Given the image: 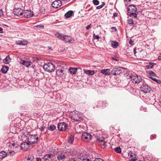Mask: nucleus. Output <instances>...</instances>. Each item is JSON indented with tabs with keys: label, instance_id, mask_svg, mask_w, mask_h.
I'll use <instances>...</instances> for the list:
<instances>
[{
	"label": "nucleus",
	"instance_id": "obj_1",
	"mask_svg": "<svg viewBox=\"0 0 161 161\" xmlns=\"http://www.w3.org/2000/svg\"><path fill=\"white\" fill-rule=\"evenodd\" d=\"M43 68L46 71L48 72H51L54 70L55 66L53 64L51 63H47L43 65Z\"/></svg>",
	"mask_w": 161,
	"mask_h": 161
},
{
	"label": "nucleus",
	"instance_id": "obj_2",
	"mask_svg": "<svg viewBox=\"0 0 161 161\" xmlns=\"http://www.w3.org/2000/svg\"><path fill=\"white\" fill-rule=\"evenodd\" d=\"M130 78H131V80L132 83L135 84H138L142 80L141 77L138 75L136 76L132 75L130 76Z\"/></svg>",
	"mask_w": 161,
	"mask_h": 161
},
{
	"label": "nucleus",
	"instance_id": "obj_3",
	"mask_svg": "<svg viewBox=\"0 0 161 161\" xmlns=\"http://www.w3.org/2000/svg\"><path fill=\"white\" fill-rule=\"evenodd\" d=\"M71 119L76 121H79L81 119V116L78 113V112L72 113L71 114Z\"/></svg>",
	"mask_w": 161,
	"mask_h": 161
},
{
	"label": "nucleus",
	"instance_id": "obj_4",
	"mask_svg": "<svg viewBox=\"0 0 161 161\" xmlns=\"http://www.w3.org/2000/svg\"><path fill=\"white\" fill-rule=\"evenodd\" d=\"M38 139V137L35 135H32L29 137L28 142L30 144H35Z\"/></svg>",
	"mask_w": 161,
	"mask_h": 161
},
{
	"label": "nucleus",
	"instance_id": "obj_5",
	"mask_svg": "<svg viewBox=\"0 0 161 161\" xmlns=\"http://www.w3.org/2000/svg\"><path fill=\"white\" fill-rule=\"evenodd\" d=\"M141 91L144 93L149 92L151 90V88L146 84H143L140 87Z\"/></svg>",
	"mask_w": 161,
	"mask_h": 161
},
{
	"label": "nucleus",
	"instance_id": "obj_6",
	"mask_svg": "<svg viewBox=\"0 0 161 161\" xmlns=\"http://www.w3.org/2000/svg\"><path fill=\"white\" fill-rule=\"evenodd\" d=\"M92 135L90 133L84 132L81 136V139L85 142L90 141L92 138Z\"/></svg>",
	"mask_w": 161,
	"mask_h": 161
},
{
	"label": "nucleus",
	"instance_id": "obj_7",
	"mask_svg": "<svg viewBox=\"0 0 161 161\" xmlns=\"http://www.w3.org/2000/svg\"><path fill=\"white\" fill-rule=\"evenodd\" d=\"M13 12L14 15L19 16L22 15L23 10L20 8H16L14 9Z\"/></svg>",
	"mask_w": 161,
	"mask_h": 161
},
{
	"label": "nucleus",
	"instance_id": "obj_8",
	"mask_svg": "<svg viewBox=\"0 0 161 161\" xmlns=\"http://www.w3.org/2000/svg\"><path fill=\"white\" fill-rule=\"evenodd\" d=\"M58 128L61 131H64L67 128V126L64 122L60 123L58 125Z\"/></svg>",
	"mask_w": 161,
	"mask_h": 161
},
{
	"label": "nucleus",
	"instance_id": "obj_9",
	"mask_svg": "<svg viewBox=\"0 0 161 161\" xmlns=\"http://www.w3.org/2000/svg\"><path fill=\"white\" fill-rule=\"evenodd\" d=\"M127 10L129 13L136 12L137 10V8L134 5H130L127 8Z\"/></svg>",
	"mask_w": 161,
	"mask_h": 161
},
{
	"label": "nucleus",
	"instance_id": "obj_10",
	"mask_svg": "<svg viewBox=\"0 0 161 161\" xmlns=\"http://www.w3.org/2000/svg\"><path fill=\"white\" fill-rule=\"evenodd\" d=\"M30 144L28 142H24L21 145V148L24 151L27 150L30 148Z\"/></svg>",
	"mask_w": 161,
	"mask_h": 161
},
{
	"label": "nucleus",
	"instance_id": "obj_11",
	"mask_svg": "<svg viewBox=\"0 0 161 161\" xmlns=\"http://www.w3.org/2000/svg\"><path fill=\"white\" fill-rule=\"evenodd\" d=\"M121 72V70L120 68H114L111 70V74L114 75H118Z\"/></svg>",
	"mask_w": 161,
	"mask_h": 161
},
{
	"label": "nucleus",
	"instance_id": "obj_12",
	"mask_svg": "<svg viewBox=\"0 0 161 161\" xmlns=\"http://www.w3.org/2000/svg\"><path fill=\"white\" fill-rule=\"evenodd\" d=\"M33 15V12L28 10H25L24 12V16L26 18H30Z\"/></svg>",
	"mask_w": 161,
	"mask_h": 161
},
{
	"label": "nucleus",
	"instance_id": "obj_13",
	"mask_svg": "<svg viewBox=\"0 0 161 161\" xmlns=\"http://www.w3.org/2000/svg\"><path fill=\"white\" fill-rule=\"evenodd\" d=\"M54 156L53 154H47L43 158L44 161H52L54 159Z\"/></svg>",
	"mask_w": 161,
	"mask_h": 161
},
{
	"label": "nucleus",
	"instance_id": "obj_14",
	"mask_svg": "<svg viewBox=\"0 0 161 161\" xmlns=\"http://www.w3.org/2000/svg\"><path fill=\"white\" fill-rule=\"evenodd\" d=\"M61 2L60 0H56L52 3V5L54 8H57L61 6Z\"/></svg>",
	"mask_w": 161,
	"mask_h": 161
},
{
	"label": "nucleus",
	"instance_id": "obj_15",
	"mask_svg": "<svg viewBox=\"0 0 161 161\" xmlns=\"http://www.w3.org/2000/svg\"><path fill=\"white\" fill-rule=\"evenodd\" d=\"M97 143L98 145H105V142L104 141V138L102 137H99L97 136Z\"/></svg>",
	"mask_w": 161,
	"mask_h": 161
},
{
	"label": "nucleus",
	"instance_id": "obj_16",
	"mask_svg": "<svg viewBox=\"0 0 161 161\" xmlns=\"http://www.w3.org/2000/svg\"><path fill=\"white\" fill-rule=\"evenodd\" d=\"M20 63L25 65L26 67L30 66L32 64L31 61L24 60H21L20 62Z\"/></svg>",
	"mask_w": 161,
	"mask_h": 161
},
{
	"label": "nucleus",
	"instance_id": "obj_17",
	"mask_svg": "<svg viewBox=\"0 0 161 161\" xmlns=\"http://www.w3.org/2000/svg\"><path fill=\"white\" fill-rule=\"evenodd\" d=\"M147 76L151 79L152 78H153V77H154L156 76V74L154 72L151 70L147 71Z\"/></svg>",
	"mask_w": 161,
	"mask_h": 161
},
{
	"label": "nucleus",
	"instance_id": "obj_18",
	"mask_svg": "<svg viewBox=\"0 0 161 161\" xmlns=\"http://www.w3.org/2000/svg\"><path fill=\"white\" fill-rule=\"evenodd\" d=\"M72 38L70 36L67 35L63 36L62 40L66 42H70L72 41Z\"/></svg>",
	"mask_w": 161,
	"mask_h": 161
},
{
	"label": "nucleus",
	"instance_id": "obj_19",
	"mask_svg": "<svg viewBox=\"0 0 161 161\" xmlns=\"http://www.w3.org/2000/svg\"><path fill=\"white\" fill-rule=\"evenodd\" d=\"M28 44V42L27 41L25 40H19L16 41V44L17 45H26Z\"/></svg>",
	"mask_w": 161,
	"mask_h": 161
},
{
	"label": "nucleus",
	"instance_id": "obj_20",
	"mask_svg": "<svg viewBox=\"0 0 161 161\" xmlns=\"http://www.w3.org/2000/svg\"><path fill=\"white\" fill-rule=\"evenodd\" d=\"M119 46V43L118 42L115 41H111V47L113 48H117Z\"/></svg>",
	"mask_w": 161,
	"mask_h": 161
},
{
	"label": "nucleus",
	"instance_id": "obj_21",
	"mask_svg": "<svg viewBox=\"0 0 161 161\" xmlns=\"http://www.w3.org/2000/svg\"><path fill=\"white\" fill-rule=\"evenodd\" d=\"M66 156L64 153H61L57 155V158L59 160H61L65 159Z\"/></svg>",
	"mask_w": 161,
	"mask_h": 161
},
{
	"label": "nucleus",
	"instance_id": "obj_22",
	"mask_svg": "<svg viewBox=\"0 0 161 161\" xmlns=\"http://www.w3.org/2000/svg\"><path fill=\"white\" fill-rule=\"evenodd\" d=\"M101 73L105 75H109L110 74V70L108 69L102 70Z\"/></svg>",
	"mask_w": 161,
	"mask_h": 161
},
{
	"label": "nucleus",
	"instance_id": "obj_23",
	"mask_svg": "<svg viewBox=\"0 0 161 161\" xmlns=\"http://www.w3.org/2000/svg\"><path fill=\"white\" fill-rule=\"evenodd\" d=\"M11 58H10L9 56L8 55L3 60V62L5 64H8L10 62Z\"/></svg>",
	"mask_w": 161,
	"mask_h": 161
},
{
	"label": "nucleus",
	"instance_id": "obj_24",
	"mask_svg": "<svg viewBox=\"0 0 161 161\" xmlns=\"http://www.w3.org/2000/svg\"><path fill=\"white\" fill-rule=\"evenodd\" d=\"M156 63H153V62H150L148 65H147L146 66V68L148 69H150L152 68L153 66L156 65Z\"/></svg>",
	"mask_w": 161,
	"mask_h": 161
},
{
	"label": "nucleus",
	"instance_id": "obj_25",
	"mask_svg": "<svg viewBox=\"0 0 161 161\" xmlns=\"http://www.w3.org/2000/svg\"><path fill=\"white\" fill-rule=\"evenodd\" d=\"M8 69V68L7 66H3L1 69L2 73L5 74L6 73Z\"/></svg>",
	"mask_w": 161,
	"mask_h": 161
},
{
	"label": "nucleus",
	"instance_id": "obj_26",
	"mask_svg": "<svg viewBox=\"0 0 161 161\" xmlns=\"http://www.w3.org/2000/svg\"><path fill=\"white\" fill-rule=\"evenodd\" d=\"M45 125L44 124H38L37 127L41 131H43L45 128Z\"/></svg>",
	"mask_w": 161,
	"mask_h": 161
},
{
	"label": "nucleus",
	"instance_id": "obj_27",
	"mask_svg": "<svg viewBox=\"0 0 161 161\" xmlns=\"http://www.w3.org/2000/svg\"><path fill=\"white\" fill-rule=\"evenodd\" d=\"M69 70L71 74L74 75L75 74L77 69L76 68H71L69 69Z\"/></svg>",
	"mask_w": 161,
	"mask_h": 161
},
{
	"label": "nucleus",
	"instance_id": "obj_28",
	"mask_svg": "<svg viewBox=\"0 0 161 161\" xmlns=\"http://www.w3.org/2000/svg\"><path fill=\"white\" fill-rule=\"evenodd\" d=\"M7 155V153L4 151L0 152V159H2L5 157Z\"/></svg>",
	"mask_w": 161,
	"mask_h": 161
},
{
	"label": "nucleus",
	"instance_id": "obj_29",
	"mask_svg": "<svg viewBox=\"0 0 161 161\" xmlns=\"http://www.w3.org/2000/svg\"><path fill=\"white\" fill-rule=\"evenodd\" d=\"M85 73L89 75H93L94 74V70H87L85 71Z\"/></svg>",
	"mask_w": 161,
	"mask_h": 161
},
{
	"label": "nucleus",
	"instance_id": "obj_30",
	"mask_svg": "<svg viewBox=\"0 0 161 161\" xmlns=\"http://www.w3.org/2000/svg\"><path fill=\"white\" fill-rule=\"evenodd\" d=\"M72 13L73 11H69L65 14V16L66 17L69 18L72 16Z\"/></svg>",
	"mask_w": 161,
	"mask_h": 161
},
{
	"label": "nucleus",
	"instance_id": "obj_31",
	"mask_svg": "<svg viewBox=\"0 0 161 161\" xmlns=\"http://www.w3.org/2000/svg\"><path fill=\"white\" fill-rule=\"evenodd\" d=\"M136 12L130 13L129 14V16L130 17L136 18L137 17V14L136 13Z\"/></svg>",
	"mask_w": 161,
	"mask_h": 161
},
{
	"label": "nucleus",
	"instance_id": "obj_32",
	"mask_svg": "<svg viewBox=\"0 0 161 161\" xmlns=\"http://www.w3.org/2000/svg\"><path fill=\"white\" fill-rule=\"evenodd\" d=\"M74 140V136H72V135H71L68 139V142L69 143H72Z\"/></svg>",
	"mask_w": 161,
	"mask_h": 161
},
{
	"label": "nucleus",
	"instance_id": "obj_33",
	"mask_svg": "<svg viewBox=\"0 0 161 161\" xmlns=\"http://www.w3.org/2000/svg\"><path fill=\"white\" fill-rule=\"evenodd\" d=\"M25 161H34V158L30 156L28 158L26 157L25 158Z\"/></svg>",
	"mask_w": 161,
	"mask_h": 161
},
{
	"label": "nucleus",
	"instance_id": "obj_34",
	"mask_svg": "<svg viewBox=\"0 0 161 161\" xmlns=\"http://www.w3.org/2000/svg\"><path fill=\"white\" fill-rule=\"evenodd\" d=\"M114 151L118 153H120L121 152V150L119 147L115 148L114 149Z\"/></svg>",
	"mask_w": 161,
	"mask_h": 161
},
{
	"label": "nucleus",
	"instance_id": "obj_35",
	"mask_svg": "<svg viewBox=\"0 0 161 161\" xmlns=\"http://www.w3.org/2000/svg\"><path fill=\"white\" fill-rule=\"evenodd\" d=\"M127 23L129 25H134V23L133 20L131 18L128 19L127 20Z\"/></svg>",
	"mask_w": 161,
	"mask_h": 161
},
{
	"label": "nucleus",
	"instance_id": "obj_36",
	"mask_svg": "<svg viewBox=\"0 0 161 161\" xmlns=\"http://www.w3.org/2000/svg\"><path fill=\"white\" fill-rule=\"evenodd\" d=\"M55 36H56V37H57L58 38L61 39V40H62V38L63 37V36H62V35H61L60 33H58V32H57L56 33V34H55Z\"/></svg>",
	"mask_w": 161,
	"mask_h": 161
},
{
	"label": "nucleus",
	"instance_id": "obj_37",
	"mask_svg": "<svg viewBox=\"0 0 161 161\" xmlns=\"http://www.w3.org/2000/svg\"><path fill=\"white\" fill-rule=\"evenodd\" d=\"M63 72L64 71L62 70H58L56 72V74L58 75L61 76L63 75Z\"/></svg>",
	"mask_w": 161,
	"mask_h": 161
},
{
	"label": "nucleus",
	"instance_id": "obj_38",
	"mask_svg": "<svg viewBox=\"0 0 161 161\" xmlns=\"http://www.w3.org/2000/svg\"><path fill=\"white\" fill-rule=\"evenodd\" d=\"M56 128V127L54 125H50L48 130L51 131L54 130Z\"/></svg>",
	"mask_w": 161,
	"mask_h": 161
},
{
	"label": "nucleus",
	"instance_id": "obj_39",
	"mask_svg": "<svg viewBox=\"0 0 161 161\" xmlns=\"http://www.w3.org/2000/svg\"><path fill=\"white\" fill-rule=\"evenodd\" d=\"M112 60H114L118 62L119 60V59L117 57L114 56V57L111 58V61Z\"/></svg>",
	"mask_w": 161,
	"mask_h": 161
},
{
	"label": "nucleus",
	"instance_id": "obj_40",
	"mask_svg": "<svg viewBox=\"0 0 161 161\" xmlns=\"http://www.w3.org/2000/svg\"><path fill=\"white\" fill-rule=\"evenodd\" d=\"M92 2L96 5H98L99 3V1L98 0H93Z\"/></svg>",
	"mask_w": 161,
	"mask_h": 161
},
{
	"label": "nucleus",
	"instance_id": "obj_41",
	"mask_svg": "<svg viewBox=\"0 0 161 161\" xmlns=\"http://www.w3.org/2000/svg\"><path fill=\"white\" fill-rule=\"evenodd\" d=\"M105 5V3H104L103 2L102 4H101L100 5L98 6L97 7V9H100L102 8Z\"/></svg>",
	"mask_w": 161,
	"mask_h": 161
},
{
	"label": "nucleus",
	"instance_id": "obj_42",
	"mask_svg": "<svg viewBox=\"0 0 161 161\" xmlns=\"http://www.w3.org/2000/svg\"><path fill=\"white\" fill-rule=\"evenodd\" d=\"M156 135L155 134L152 135L150 136V139L151 140H153L156 138Z\"/></svg>",
	"mask_w": 161,
	"mask_h": 161
},
{
	"label": "nucleus",
	"instance_id": "obj_43",
	"mask_svg": "<svg viewBox=\"0 0 161 161\" xmlns=\"http://www.w3.org/2000/svg\"><path fill=\"white\" fill-rule=\"evenodd\" d=\"M113 31H117V29L115 27H111V32Z\"/></svg>",
	"mask_w": 161,
	"mask_h": 161
},
{
	"label": "nucleus",
	"instance_id": "obj_44",
	"mask_svg": "<svg viewBox=\"0 0 161 161\" xmlns=\"http://www.w3.org/2000/svg\"><path fill=\"white\" fill-rule=\"evenodd\" d=\"M152 79L154 80V81L158 83H160V80L155 78H152Z\"/></svg>",
	"mask_w": 161,
	"mask_h": 161
},
{
	"label": "nucleus",
	"instance_id": "obj_45",
	"mask_svg": "<svg viewBox=\"0 0 161 161\" xmlns=\"http://www.w3.org/2000/svg\"><path fill=\"white\" fill-rule=\"evenodd\" d=\"M34 27L38 29L39 28L43 29L44 28L43 26L42 25H37L34 26Z\"/></svg>",
	"mask_w": 161,
	"mask_h": 161
},
{
	"label": "nucleus",
	"instance_id": "obj_46",
	"mask_svg": "<svg viewBox=\"0 0 161 161\" xmlns=\"http://www.w3.org/2000/svg\"><path fill=\"white\" fill-rule=\"evenodd\" d=\"M102 102L99 103H98L97 105V106L98 107H104V106L103 104H102L101 105V104H102Z\"/></svg>",
	"mask_w": 161,
	"mask_h": 161
},
{
	"label": "nucleus",
	"instance_id": "obj_47",
	"mask_svg": "<svg viewBox=\"0 0 161 161\" xmlns=\"http://www.w3.org/2000/svg\"><path fill=\"white\" fill-rule=\"evenodd\" d=\"M93 38L94 39H97L98 40L99 39V37L98 35H95L94 34H93Z\"/></svg>",
	"mask_w": 161,
	"mask_h": 161
},
{
	"label": "nucleus",
	"instance_id": "obj_48",
	"mask_svg": "<svg viewBox=\"0 0 161 161\" xmlns=\"http://www.w3.org/2000/svg\"><path fill=\"white\" fill-rule=\"evenodd\" d=\"M9 153L10 155H13L15 154V152L13 151H10L9 152Z\"/></svg>",
	"mask_w": 161,
	"mask_h": 161
},
{
	"label": "nucleus",
	"instance_id": "obj_49",
	"mask_svg": "<svg viewBox=\"0 0 161 161\" xmlns=\"http://www.w3.org/2000/svg\"><path fill=\"white\" fill-rule=\"evenodd\" d=\"M94 161H104L102 159L100 158H97L95 159Z\"/></svg>",
	"mask_w": 161,
	"mask_h": 161
},
{
	"label": "nucleus",
	"instance_id": "obj_50",
	"mask_svg": "<svg viewBox=\"0 0 161 161\" xmlns=\"http://www.w3.org/2000/svg\"><path fill=\"white\" fill-rule=\"evenodd\" d=\"M118 14L116 13H115L113 14V16L112 17V18L114 19V18L117 16Z\"/></svg>",
	"mask_w": 161,
	"mask_h": 161
},
{
	"label": "nucleus",
	"instance_id": "obj_51",
	"mask_svg": "<svg viewBox=\"0 0 161 161\" xmlns=\"http://www.w3.org/2000/svg\"><path fill=\"white\" fill-rule=\"evenodd\" d=\"M128 155V156H129V157L130 158L132 157L133 156V153H129Z\"/></svg>",
	"mask_w": 161,
	"mask_h": 161
},
{
	"label": "nucleus",
	"instance_id": "obj_52",
	"mask_svg": "<svg viewBox=\"0 0 161 161\" xmlns=\"http://www.w3.org/2000/svg\"><path fill=\"white\" fill-rule=\"evenodd\" d=\"M82 161H91L89 158H84Z\"/></svg>",
	"mask_w": 161,
	"mask_h": 161
},
{
	"label": "nucleus",
	"instance_id": "obj_53",
	"mask_svg": "<svg viewBox=\"0 0 161 161\" xmlns=\"http://www.w3.org/2000/svg\"><path fill=\"white\" fill-rule=\"evenodd\" d=\"M137 160V158L135 157L133 158L130 159V161H136Z\"/></svg>",
	"mask_w": 161,
	"mask_h": 161
},
{
	"label": "nucleus",
	"instance_id": "obj_54",
	"mask_svg": "<svg viewBox=\"0 0 161 161\" xmlns=\"http://www.w3.org/2000/svg\"><path fill=\"white\" fill-rule=\"evenodd\" d=\"M3 14V11L1 9H0V17L2 16Z\"/></svg>",
	"mask_w": 161,
	"mask_h": 161
},
{
	"label": "nucleus",
	"instance_id": "obj_55",
	"mask_svg": "<svg viewBox=\"0 0 161 161\" xmlns=\"http://www.w3.org/2000/svg\"><path fill=\"white\" fill-rule=\"evenodd\" d=\"M69 161H76L74 158H70L69 159Z\"/></svg>",
	"mask_w": 161,
	"mask_h": 161
},
{
	"label": "nucleus",
	"instance_id": "obj_56",
	"mask_svg": "<svg viewBox=\"0 0 161 161\" xmlns=\"http://www.w3.org/2000/svg\"><path fill=\"white\" fill-rule=\"evenodd\" d=\"M129 43L130 45H133V41L131 39H130V42H129Z\"/></svg>",
	"mask_w": 161,
	"mask_h": 161
},
{
	"label": "nucleus",
	"instance_id": "obj_57",
	"mask_svg": "<svg viewBox=\"0 0 161 161\" xmlns=\"http://www.w3.org/2000/svg\"><path fill=\"white\" fill-rule=\"evenodd\" d=\"M91 27V25H90L88 26H87L86 27V29L87 30H88Z\"/></svg>",
	"mask_w": 161,
	"mask_h": 161
},
{
	"label": "nucleus",
	"instance_id": "obj_58",
	"mask_svg": "<svg viewBox=\"0 0 161 161\" xmlns=\"http://www.w3.org/2000/svg\"><path fill=\"white\" fill-rule=\"evenodd\" d=\"M3 33V29L2 27H0V33Z\"/></svg>",
	"mask_w": 161,
	"mask_h": 161
},
{
	"label": "nucleus",
	"instance_id": "obj_59",
	"mask_svg": "<svg viewBox=\"0 0 161 161\" xmlns=\"http://www.w3.org/2000/svg\"><path fill=\"white\" fill-rule=\"evenodd\" d=\"M136 49H135V48L134 49V54L135 55H136V54L137 53V52H136Z\"/></svg>",
	"mask_w": 161,
	"mask_h": 161
},
{
	"label": "nucleus",
	"instance_id": "obj_60",
	"mask_svg": "<svg viewBox=\"0 0 161 161\" xmlns=\"http://www.w3.org/2000/svg\"><path fill=\"white\" fill-rule=\"evenodd\" d=\"M36 161H42L41 159L40 158H37Z\"/></svg>",
	"mask_w": 161,
	"mask_h": 161
},
{
	"label": "nucleus",
	"instance_id": "obj_61",
	"mask_svg": "<svg viewBox=\"0 0 161 161\" xmlns=\"http://www.w3.org/2000/svg\"><path fill=\"white\" fill-rule=\"evenodd\" d=\"M12 145L14 147H17V144L16 145L15 144H14L13 143V144Z\"/></svg>",
	"mask_w": 161,
	"mask_h": 161
},
{
	"label": "nucleus",
	"instance_id": "obj_62",
	"mask_svg": "<svg viewBox=\"0 0 161 161\" xmlns=\"http://www.w3.org/2000/svg\"><path fill=\"white\" fill-rule=\"evenodd\" d=\"M158 59L159 61H161V56H159L158 57Z\"/></svg>",
	"mask_w": 161,
	"mask_h": 161
},
{
	"label": "nucleus",
	"instance_id": "obj_63",
	"mask_svg": "<svg viewBox=\"0 0 161 161\" xmlns=\"http://www.w3.org/2000/svg\"><path fill=\"white\" fill-rule=\"evenodd\" d=\"M130 75H127V79H131V78H130Z\"/></svg>",
	"mask_w": 161,
	"mask_h": 161
},
{
	"label": "nucleus",
	"instance_id": "obj_64",
	"mask_svg": "<svg viewBox=\"0 0 161 161\" xmlns=\"http://www.w3.org/2000/svg\"><path fill=\"white\" fill-rule=\"evenodd\" d=\"M125 2H126L128 1V2H130L131 1V0H124Z\"/></svg>",
	"mask_w": 161,
	"mask_h": 161
}]
</instances>
